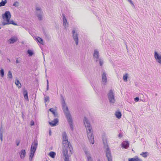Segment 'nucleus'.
<instances>
[{
	"label": "nucleus",
	"mask_w": 161,
	"mask_h": 161,
	"mask_svg": "<svg viewBox=\"0 0 161 161\" xmlns=\"http://www.w3.org/2000/svg\"><path fill=\"white\" fill-rule=\"evenodd\" d=\"M125 45L126 46V48H127V45L126 44H125Z\"/></svg>",
	"instance_id": "obj_53"
},
{
	"label": "nucleus",
	"mask_w": 161,
	"mask_h": 161,
	"mask_svg": "<svg viewBox=\"0 0 161 161\" xmlns=\"http://www.w3.org/2000/svg\"><path fill=\"white\" fill-rule=\"evenodd\" d=\"M16 63H19V60H18V58H17V59L16 60Z\"/></svg>",
	"instance_id": "obj_49"
},
{
	"label": "nucleus",
	"mask_w": 161,
	"mask_h": 161,
	"mask_svg": "<svg viewBox=\"0 0 161 161\" xmlns=\"http://www.w3.org/2000/svg\"><path fill=\"white\" fill-rule=\"evenodd\" d=\"M7 2V0H5L4 1L2 0V1L0 3V7L5 6Z\"/></svg>",
	"instance_id": "obj_27"
},
{
	"label": "nucleus",
	"mask_w": 161,
	"mask_h": 161,
	"mask_svg": "<svg viewBox=\"0 0 161 161\" xmlns=\"http://www.w3.org/2000/svg\"><path fill=\"white\" fill-rule=\"evenodd\" d=\"M83 121L84 124L86 128L87 137L90 142L93 144L94 143V140L93 133H92V129L91 125L88 119L86 117H84Z\"/></svg>",
	"instance_id": "obj_2"
},
{
	"label": "nucleus",
	"mask_w": 161,
	"mask_h": 161,
	"mask_svg": "<svg viewBox=\"0 0 161 161\" xmlns=\"http://www.w3.org/2000/svg\"><path fill=\"white\" fill-rule=\"evenodd\" d=\"M0 75L1 77H3L4 76V71L3 69H1L0 70Z\"/></svg>",
	"instance_id": "obj_32"
},
{
	"label": "nucleus",
	"mask_w": 161,
	"mask_h": 161,
	"mask_svg": "<svg viewBox=\"0 0 161 161\" xmlns=\"http://www.w3.org/2000/svg\"><path fill=\"white\" fill-rule=\"evenodd\" d=\"M32 158H30V157H29V160H30V161H32Z\"/></svg>",
	"instance_id": "obj_51"
},
{
	"label": "nucleus",
	"mask_w": 161,
	"mask_h": 161,
	"mask_svg": "<svg viewBox=\"0 0 161 161\" xmlns=\"http://www.w3.org/2000/svg\"><path fill=\"white\" fill-rule=\"evenodd\" d=\"M3 135H0V139L1 141H3Z\"/></svg>",
	"instance_id": "obj_44"
},
{
	"label": "nucleus",
	"mask_w": 161,
	"mask_h": 161,
	"mask_svg": "<svg viewBox=\"0 0 161 161\" xmlns=\"http://www.w3.org/2000/svg\"><path fill=\"white\" fill-rule=\"evenodd\" d=\"M13 5L16 7H17L19 6V3L17 1L15 2L14 3Z\"/></svg>",
	"instance_id": "obj_34"
},
{
	"label": "nucleus",
	"mask_w": 161,
	"mask_h": 161,
	"mask_svg": "<svg viewBox=\"0 0 161 161\" xmlns=\"http://www.w3.org/2000/svg\"><path fill=\"white\" fill-rule=\"evenodd\" d=\"M8 77L10 78V79H12L13 77L12 73L11 71L10 70H9L8 72Z\"/></svg>",
	"instance_id": "obj_33"
},
{
	"label": "nucleus",
	"mask_w": 161,
	"mask_h": 161,
	"mask_svg": "<svg viewBox=\"0 0 161 161\" xmlns=\"http://www.w3.org/2000/svg\"><path fill=\"white\" fill-rule=\"evenodd\" d=\"M18 38L17 37L15 36H14L12 37L10 39L8 40H17Z\"/></svg>",
	"instance_id": "obj_35"
},
{
	"label": "nucleus",
	"mask_w": 161,
	"mask_h": 161,
	"mask_svg": "<svg viewBox=\"0 0 161 161\" xmlns=\"http://www.w3.org/2000/svg\"><path fill=\"white\" fill-rule=\"evenodd\" d=\"M61 97L62 108L65 115L66 117L67 118L71 116L68 107L65 103L64 98L62 95H61Z\"/></svg>",
	"instance_id": "obj_3"
},
{
	"label": "nucleus",
	"mask_w": 161,
	"mask_h": 161,
	"mask_svg": "<svg viewBox=\"0 0 161 161\" xmlns=\"http://www.w3.org/2000/svg\"><path fill=\"white\" fill-rule=\"evenodd\" d=\"M12 24L13 25H17V24L14 23L13 20L10 21L9 20L7 22H5L3 21L2 22V24L3 25H7Z\"/></svg>",
	"instance_id": "obj_15"
},
{
	"label": "nucleus",
	"mask_w": 161,
	"mask_h": 161,
	"mask_svg": "<svg viewBox=\"0 0 161 161\" xmlns=\"http://www.w3.org/2000/svg\"><path fill=\"white\" fill-rule=\"evenodd\" d=\"M3 132L2 131H1V129H0V135H3Z\"/></svg>",
	"instance_id": "obj_46"
},
{
	"label": "nucleus",
	"mask_w": 161,
	"mask_h": 161,
	"mask_svg": "<svg viewBox=\"0 0 161 161\" xmlns=\"http://www.w3.org/2000/svg\"><path fill=\"white\" fill-rule=\"evenodd\" d=\"M63 141V153L64 156V161H69V157L73 153L72 145L68 141L67 135L65 132H63L62 135Z\"/></svg>",
	"instance_id": "obj_1"
},
{
	"label": "nucleus",
	"mask_w": 161,
	"mask_h": 161,
	"mask_svg": "<svg viewBox=\"0 0 161 161\" xmlns=\"http://www.w3.org/2000/svg\"><path fill=\"white\" fill-rule=\"evenodd\" d=\"M129 161H142V160L141 159L137 157L136 158H129Z\"/></svg>",
	"instance_id": "obj_22"
},
{
	"label": "nucleus",
	"mask_w": 161,
	"mask_h": 161,
	"mask_svg": "<svg viewBox=\"0 0 161 161\" xmlns=\"http://www.w3.org/2000/svg\"><path fill=\"white\" fill-rule=\"evenodd\" d=\"M35 38L36 39V40H41V41L43 40L41 38L39 37H35Z\"/></svg>",
	"instance_id": "obj_42"
},
{
	"label": "nucleus",
	"mask_w": 161,
	"mask_h": 161,
	"mask_svg": "<svg viewBox=\"0 0 161 161\" xmlns=\"http://www.w3.org/2000/svg\"><path fill=\"white\" fill-rule=\"evenodd\" d=\"M103 143L104 145V148L106 149L105 152L106 154V156L107 158L108 161H112L111 151L106 141H103Z\"/></svg>",
	"instance_id": "obj_4"
},
{
	"label": "nucleus",
	"mask_w": 161,
	"mask_h": 161,
	"mask_svg": "<svg viewBox=\"0 0 161 161\" xmlns=\"http://www.w3.org/2000/svg\"><path fill=\"white\" fill-rule=\"evenodd\" d=\"M31 125H34V122L31 121Z\"/></svg>",
	"instance_id": "obj_47"
},
{
	"label": "nucleus",
	"mask_w": 161,
	"mask_h": 161,
	"mask_svg": "<svg viewBox=\"0 0 161 161\" xmlns=\"http://www.w3.org/2000/svg\"><path fill=\"white\" fill-rule=\"evenodd\" d=\"M58 122V119H55L53 121L51 122H49V124L51 126H54L56 125L57 123Z\"/></svg>",
	"instance_id": "obj_16"
},
{
	"label": "nucleus",
	"mask_w": 161,
	"mask_h": 161,
	"mask_svg": "<svg viewBox=\"0 0 161 161\" xmlns=\"http://www.w3.org/2000/svg\"><path fill=\"white\" fill-rule=\"evenodd\" d=\"M49 135L50 136H51V131L50 130L49 132Z\"/></svg>",
	"instance_id": "obj_50"
},
{
	"label": "nucleus",
	"mask_w": 161,
	"mask_h": 161,
	"mask_svg": "<svg viewBox=\"0 0 161 161\" xmlns=\"http://www.w3.org/2000/svg\"><path fill=\"white\" fill-rule=\"evenodd\" d=\"M121 113L120 112H117L115 113V116L119 119H120L121 118Z\"/></svg>",
	"instance_id": "obj_23"
},
{
	"label": "nucleus",
	"mask_w": 161,
	"mask_h": 161,
	"mask_svg": "<svg viewBox=\"0 0 161 161\" xmlns=\"http://www.w3.org/2000/svg\"><path fill=\"white\" fill-rule=\"evenodd\" d=\"M154 57L156 62L161 64V54L158 53L157 52H154Z\"/></svg>",
	"instance_id": "obj_8"
},
{
	"label": "nucleus",
	"mask_w": 161,
	"mask_h": 161,
	"mask_svg": "<svg viewBox=\"0 0 161 161\" xmlns=\"http://www.w3.org/2000/svg\"><path fill=\"white\" fill-rule=\"evenodd\" d=\"M11 15L9 11H6L4 14L2 15V17L3 19H5V22H7L10 20L11 18Z\"/></svg>",
	"instance_id": "obj_7"
},
{
	"label": "nucleus",
	"mask_w": 161,
	"mask_h": 161,
	"mask_svg": "<svg viewBox=\"0 0 161 161\" xmlns=\"http://www.w3.org/2000/svg\"><path fill=\"white\" fill-rule=\"evenodd\" d=\"M73 33V36L74 38V40H78V38L77 36V33L75 32L74 30L72 31Z\"/></svg>",
	"instance_id": "obj_21"
},
{
	"label": "nucleus",
	"mask_w": 161,
	"mask_h": 161,
	"mask_svg": "<svg viewBox=\"0 0 161 161\" xmlns=\"http://www.w3.org/2000/svg\"><path fill=\"white\" fill-rule=\"evenodd\" d=\"M36 151L31 149H30V152L29 157L30 158H32L34 156Z\"/></svg>",
	"instance_id": "obj_24"
},
{
	"label": "nucleus",
	"mask_w": 161,
	"mask_h": 161,
	"mask_svg": "<svg viewBox=\"0 0 161 161\" xmlns=\"http://www.w3.org/2000/svg\"><path fill=\"white\" fill-rule=\"evenodd\" d=\"M139 100V98L138 97H136L134 98V101L136 102H138Z\"/></svg>",
	"instance_id": "obj_41"
},
{
	"label": "nucleus",
	"mask_w": 161,
	"mask_h": 161,
	"mask_svg": "<svg viewBox=\"0 0 161 161\" xmlns=\"http://www.w3.org/2000/svg\"><path fill=\"white\" fill-rule=\"evenodd\" d=\"M16 41H8V43L9 44H13Z\"/></svg>",
	"instance_id": "obj_43"
},
{
	"label": "nucleus",
	"mask_w": 161,
	"mask_h": 161,
	"mask_svg": "<svg viewBox=\"0 0 161 161\" xmlns=\"http://www.w3.org/2000/svg\"><path fill=\"white\" fill-rule=\"evenodd\" d=\"M38 145V142L37 139H35L32 143L31 149L36 151Z\"/></svg>",
	"instance_id": "obj_9"
},
{
	"label": "nucleus",
	"mask_w": 161,
	"mask_h": 161,
	"mask_svg": "<svg viewBox=\"0 0 161 161\" xmlns=\"http://www.w3.org/2000/svg\"><path fill=\"white\" fill-rule=\"evenodd\" d=\"M16 145L17 146H18L19 145L20 143V140H16Z\"/></svg>",
	"instance_id": "obj_38"
},
{
	"label": "nucleus",
	"mask_w": 161,
	"mask_h": 161,
	"mask_svg": "<svg viewBox=\"0 0 161 161\" xmlns=\"http://www.w3.org/2000/svg\"><path fill=\"white\" fill-rule=\"evenodd\" d=\"M46 161H48V160H46Z\"/></svg>",
	"instance_id": "obj_55"
},
{
	"label": "nucleus",
	"mask_w": 161,
	"mask_h": 161,
	"mask_svg": "<svg viewBox=\"0 0 161 161\" xmlns=\"http://www.w3.org/2000/svg\"><path fill=\"white\" fill-rule=\"evenodd\" d=\"M98 161H100V160H99Z\"/></svg>",
	"instance_id": "obj_56"
},
{
	"label": "nucleus",
	"mask_w": 161,
	"mask_h": 161,
	"mask_svg": "<svg viewBox=\"0 0 161 161\" xmlns=\"http://www.w3.org/2000/svg\"><path fill=\"white\" fill-rule=\"evenodd\" d=\"M121 145L122 147L127 149L129 147V144L128 141H124Z\"/></svg>",
	"instance_id": "obj_17"
},
{
	"label": "nucleus",
	"mask_w": 161,
	"mask_h": 161,
	"mask_svg": "<svg viewBox=\"0 0 161 161\" xmlns=\"http://www.w3.org/2000/svg\"><path fill=\"white\" fill-rule=\"evenodd\" d=\"M84 152L87 158V161H93V159L91 156L90 153L87 151H85Z\"/></svg>",
	"instance_id": "obj_13"
},
{
	"label": "nucleus",
	"mask_w": 161,
	"mask_h": 161,
	"mask_svg": "<svg viewBox=\"0 0 161 161\" xmlns=\"http://www.w3.org/2000/svg\"><path fill=\"white\" fill-rule=\"evenodd\" d=\"M35 12L36 16L40 21H41L43 19V13L41 8L39 7H36L35 9Z\"/></svg>",
	"instance_id": "obj_6"
},
{
	"label": "nucleus",
	"mask_w": 161,
	"mask_h": 161,
	"mask_svg": "<svg viewBox=\"0 0 161 161\" xmlns=\"http://www.w3.org/2000/svg\"><path fill=\"white\" fill-rule=\"evenodd\" d=\"M118 136H119V137H122V135H121V133L119 134Z\"/></svg>",
	"instance_id": "obj_48"
},
{
	"label": "nucleus",
	"mask_w": 161,
	"mask_h": 161,
	"mask_svg": "<svg viewBox=\"0 0 161 161\" xmlns=\"http://www.w3.org/2000/svg\"><path fill=\"white\" fill-rule=\"evenodd\" d=\"M25 154L26 152L25 150L24 149L22 150L19 153L21 158H24L25 157Z\"/></svg>",
	"instance_id": "obj_18"
},
{
	"label": "nucleus",
	"mask_w": 161,
	"mask_h": 161,
	"mask_svg": "<svg viewBox=\"0 0 161 161\" xmlns=\"http://www.w3.org/2000/svg\"><path fill=\"white\" fill-rule=\"evenodd\" d=\"M106 75V74L105 72H103L102 76V82L103 84L104 85L106 84L107 82Z\"/></svg>",
	"instance_id": "obj_12"
},
{
	"label": "nucleus",
	"mask_w": 161,
	"mask_h": 161,
	"mask_svg": "<svg viewBox=\"0 0 161 161\" xmlns=\"http://www.w3.org/2000/svg\"><path fill=\"white\" fill-rule=\"evenodd\" d=\"M140 155L144 158H146L149 155V153L147 152H142Z\"/></svg>",
	"instance_id": "obj_25"
},
{
	"label": "nucleus",
	"mask_w": 161,
	"mask_h": 161,
	"mask_svg": "<svg viewBox=\"0 0 161 161\" xmlns=\"http://www.w3.org/2000/svg\"><path fill=\"white\" fill-rule=\"evenodd\" d=\"M37 43L42 49L43 46L45 45V43L44 41H37Z\"/></svg>",
	"instance_id": "obj_20"
},
{
	"label": "nucleus",
	"mask_w": 161,
	"mask_h": 161,
	"mask_svg": "<svg viewBox=\"0 0 161 161\" xmlns=\"http://www.w3.org/2000/svg\"><path fill=\"white\" fill-rule=\"evenodd\" d=\"M62 15L63 22V25L64 28L65 29L68 25V23L67 22V19L65 16L64 14H63Z\"/></svg>",
	"instance_id": "obj_14"
},
{
	"label": "nucleus",
	"mask_w": 161,
	"mask_h": 161,
	"mask_svg": "<svg viewBox=\"0 0 161 161\" xmlns=\"http://www.w3.org/2000/svg\"><path fill=\"white\" fill-rule=\"evenodd\" d=\"M8 61H9V62H10V60L9 59H8Z\"/></svg>",
	"instance_id": "obj_54"
},
{
	"label": "nucleus",
	"mask_w": 161,
	"mask_h": 161,
	"mask_svg": "<svg viewBox=\"0 0 161 161\" xmlns=\"http://www.w3.org/2000/svg\"><path fill=\"white\" fill-rule=\"evenodd\" d=\"M27 53L29 54V56H31L34 54L33 51L30 49L27 50Z\"/></svg>",
	"instance_id": "obj_30"
},
{
	"label": "nucleus",
	"mask_w": 161,
	"mask_h": 161,
	"mask_svg": "<svg viewBox=\"0 0 161 161\" xmlns=\"http://www.w3.org/2000/svg\"><path fill=\"white\" fill-rule=\"evenodd\" d=\"M42 54H43V58H44V55L43 53V52H42Z\"/></svg>",
	"instance_id": "obj_52"
},
{
	"label": "nucleus",
	"mask_w": 161,
	"mask_h": 161,
	"mask_svg": "<svg viewBox=\"0 0 161 161\" xmlns=\"http://www.w3.org/2000/svg\"><path fill=\"white\" fill-rule=\"evenodd\" d=\"M128 76L127 74L124 75L123 77V79L125 81H127V80Z\"/></svg>",
	"instance_id": "obj_36"
},
{
	"label": "nucleus",
	"mask_w": 161,
	"mask_h": 161,
	"mask_svg": "<svg viewBox=\"0 0 161 161\" xmlns=\"http://www.w3.org/2000/svg\"><path fill=\"white\" fill-rule=\"evenodd\" d=\"M49 98L48 96L45 97L44 98L45 102L46 103L47 101H49Z\"/></svg>",
	"instance_id": "obj_37"
},
{
	"label": "nucleus",
	"mask_w": 161,
	"mask_h": 161,
	"mask_svg": "<svg viewBox=\"0 0 161 161\" xmlns=\"http://www.w3.org/2000/svg\"><path fill=\"white\" fill-rule=\"evenodd\" d=\"M133 6H134V5L131 0H127Z\"/></svg>",
	"instance_id": "obj_39"
},
{
	"label": "nucleus",
	"mask_w": 161,
	"mask_h": 161,
	"mask_svg": "<svg viewBox=\"0 0 161 161\" xmlns=\"http://www.w3.org/2000/svg\"><path fill=\"white\" fill-rule=\"evenodd\" d=\"M49 110L53 113L55 117H57L58 114V113L57 112H54L53 108H50L49 109Z\"/></svg>",
	"instance_id": "obj_26"
},
{
	"label": "nucleus",
	"mask_w": 161,
	"mask_h": 161,
	"mask_svg": "<svg viewBox=\"0 0 161 161\" xmlns=\"http://www.w3.org/2000/svg\"><path fill=\"white\" fill-rule=\"evenodd\" d=\"M67 121L70 127L71 130H74V127L73 125V120L71 116L66 118Z\"/></svg>",
	"instance_id": "obj_10"
},
{
	"label": "nucleus",
	"mask_w": 161,
	"mask_h": 161,
	"mask_svg": "<svg viewBox=\"0 0 161 161\" xmlns=\"http://www.w3.org/2000/svg\"><path fill=\"white\" fill-rule=\"evenodd\" d=\"M79 41H75V43L76 45H77L78 44Z\"/></svg>",
	"instance_id": "obj_45"
},
{
	"label": "nucleus",
	"mask_w": 161,
	"mask_h": 161,
	"mask_svg": "<svg viewBox=\"0 0 161 161\" xmlns=\"http://www.w3.org/2000/svg\"><path fill=\"white\" fill-rule=\"evenodd\" d=\"M93 58L94 59L96 58V62H97L98 61L99 57V51L97 49H94V50L93 53Z\"/></svg>",
	"instance_id": "obj_11"
},
{
	"label": "nucleus",
	"mask_w": 161,
	"mask_h": 161,
	"mask_svg": "<svg viewBox=\"0 0 161 161\" xmlns=\"http://www.w3.org/2000/svg\"><path fill=\"white\" fill-rule=\"evenodd\" d=\"M48 80H47V91L49 89V85H48Z\"/></svg>",
	"instance_id": "obj_40"
},
{
	"label": "nucleus",
	"mask_w": 161,
	"mask_h": 161,
	"mask_svg": "<svg viewBox=\"0 0 161 161\" xmlns=\"http://www.w3.org/2000/svg\"><path fill=\"white\" fill-rule=\"evenodd\" d=\"M23 95L24 96V98L26 100L28 101L29 98L28 95V92L26 90H25L24 91Z\"/></svg>",
	"instance_id": "obj_19"
},
{
	"label": "nucleus",
	"mask_w": 161,
	"mask_h": 161,
	"mask_svg": "<svg viewBox=\"0 0 161 161\" xmlns=\"http://www.w3.org/2000/svg\"><path fill=\"white\" fill-rule=\"evenodd\" d=\"M49 155L52 158H54L56 155V153L53 152H51L49 153Z\"/></svg>",
	"instance_id": "obj_28"
},
{
	"label": "nucleus",
	"mask_w": 161,
	"mask_h": 161,
	"mask_svg": "<svg viewBox=\"0 0 161 161\" xmlns=\"http://www.w3.org/2000/svg\"><path fill=\"white\" fill-rule=\"evenodd\" d=\"M108 97L110 104L113 105L115 100L114 93L112 90H110L108 93Z\"/></svg>",
	"instance_id": "obj_5"
},
{
	"label": "nucleus",
	"mask_w": 161,
	"mask_h": 161,
	"mask_svg": "<svg viewBox=\"0 0 161 161\" xmlns=\"http://www.w3.org/2000/svg\"><path fill=\"white\" fill-rule=\"evenodd\" d=\"M15 84L16 85L18 86V87L20 88L21 87V85L20 83L19 80H16L15 81Z\"/></svg>",
	"instance_id": "obj_29"
},
{
	"label": "nucleus",
	"mask_w": 161,
	"mask_h": 161,
	"mask_svg": "<svg viewBox=\"0 0 161 161\" xmlns=\"http://www.w3.org/2000/svg\"><path fill=\"white\" fill-rule=\"evenodd\" d=\"M98 61L100 66H102L103 64V59L102 58H100Z\"/></svg>",
	"instance_id": "obj_31"
}]
</instances>
